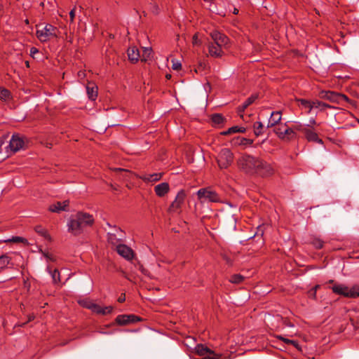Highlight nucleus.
I'll use <instances>...</instances> for the list:
<instances>
[{
	"label": "nucleus",
	"instance_id": "2f4dec72",
	"mask_svg": "<svg viewBox=\"0 0 359 359\" xmlns=\"http://www.w3.org/2000/svg\"><path fill=\"white\" fill-rule=\"evenodd\" d=\"M11 262V258L7 255L0 256V269H5Z\"/></svg>",
	"mask_w": 359,
	"mask_h": 359
},
{
	"label": "nucleus",
	"instance_id": "680f3d73",
	"mask_svg": "<svg viewBox=\"0 0 359 359\" xmlns=\"http://www.w3.org/2000/svg\"><path fill=\"white\" fill-rule=\"evenodd\" d=\"M318 287H319V285H316V286L312 289V290H316H316H318Z\"/></svg>",
	"mask_w": 359,
	"mask_h": 359
},
{
	"label": "nucleus",
	"instance_id": "49530a36",
	"mask_svg": "<svg viewBox=\"0 0 359 359\" xmlns=\"http://www.w3.org/2000/svg\"><path fill=\"white\" fill-rule=\"evenodd\" d=\"M112 311H113V307L111 306L101 307L100 314L106 315V314L110 313Z\"/></svg>",
	"mask_w": 359,
	"mask_h": 359
},
{
	"label": "nucleus",
	"instance_id": "423d86ee",
	"mask_svg": "<svg viewBox=\"0 0 359 359\" xmlns=\"http://www.w3.org/2000/svg\"><path fill=\"white\" fill-rule=\"evenodd\" d=\"M274 132L283 140L289 141L297 138V134L294 131V128L287 127L286 123H285L283 127L275 128Z\"/></svg>",
	"mask_w": 359,
	"mask_h": 359
},
{
	"label": "nucleus",
	"instance_id": "6e6d98bb",
	"mask_svg": "<svg viewBox=\"0 0 359 359\" xmlns=\"http://www.w3.org/2000/svg\"><path fill=\"white\" fill-rule=\"evenodd\" d=\"M4 144V141L3 140L0 139V153H1V151H2L1 147Z\"/></svg>",
	"mask_w": 359,
	"mask_h": 359
},
{
	"label": "nucleus",
	"instance_id": "473e14b6",
	"mask_svg": "<svg viewBox=\"0 0 359 359\" xmlns=\"http://www.w3.org/2000/svg\"><path fill=\"white\" fill-rule=\"evenodd\" d=\"M35 231L39 233V235H41V236L44 237L45 238H47V239H50V236L49 235V233H48V231H46V229H45L44 228H43L41 226H36L35 227Z\"/></svg>",
	"mask_w": 359,
	"mask_h": 359
},
{
	"label": "nucleus",
	"instance_id": "f3484780",
	"mask_svg": "<svg viewBox=\"0 0 359 359\" xmlns=\"http://www.w3.org/2000/svg\"><path fill=\"white\" fill-rule=\"evenodd\" d=\"M169 184L167 182H162L154 187L156 194L159 197L164 196L169 191Z\"/></svg>",
	"mask_w": 359,
	"mask_h": 359
},
{
	"label": "nucleus",
	"instance_id": "bf43d9fd",
	"mask_svg": "<svg viewBox=\"0 0 359 359\" xmlns=\"http://www.w3.org/2000/svg\"><path fill=\"white\" fill-rule=\"evenodd\" d=\"M34 318V316H29L27 322L32 320Z\"/></svg>",
	"mask_w": 359,
	"mask_h": 359
},
{
	"label": "nucleus",
	"instance_id": "412c9836",
	"mask_svg": "<svg viewBox=\"0 0 359 359\" xmlns=\"http://www.w3.org/2000/svg\"><path fill=\"white\" fill-rule=\"evenodd\" d=\"M88 97L91 100H95L97 97V87L93 83H88L86 86Z\"/></svg>",
	"mask_w": 359,
	"mask_h": 359
},
{
	"label": "nucleus",
	"instance_id": "09e8293b",
	"mask_svg": "<svg viewBox=\"0 0 359 359\" xmlns=\"http://www.w3.org/2000/svg\"><path fill=\"white\" fill-rule=\"evenodd\" d=\"M101 307V306L93 303V304L92 305L91 311L97 314H100Z\"/></svg>",
	"mask_w": 359,
	"mask_h": 359
},
{
	"label": "nucleus",
	"instance_id": "58836bf2",
	"mask_svg": "<svg viewBox=\"0 0 359 359\" xmlns=\"http://www.w3.org/2000/svg\"><path fill=\"white\" fill-rule=\"evenodd\" d=\"M121 239L116 238V234L114 233H108V241L112 245H116L120 244L119 241Z\"/></svg>",
	"mask_w": 359,
	"mask_h": 359
},
{
	"label": "nucleus",
	"instance_id": "e2e57ef3",
	"mask_svg": "<svg viewBox=\"0 0 359 359\" xmlns=\"http://www.w3.org/2000/svg\"><path fill=\"white\" fill-rule=\"evenodd\" d=\"M46 257L48 259H49L50 260H53V259L50 256H49V255H46Z\"/></svg>",
	"mask_w": 359,
	"mask_h": 359
},
{
	"label": "nucleus",
	"instance_id": "052dcab7",
	"mask_svg": "<svg viewBox=\"0 0 359 359\" xmlns=\"http://www.w3.org/2000/svg\"><path fill=\"white\" fill-rule=\"evenodd\" d=\"M310 292L311 293V294H312L314 297H316V290H311Z\"/></svg>",
	"mask_w": 359,
	"mask_h": 359
},
{
	"label": "nucleus",
	"instance_id": "c85d7f7f",
	"mask_svg": "<svg viewBox=\"0 0 359 359\" xmlns=\"http://www.w3.org/2000/svg\"><path fill=\"white\" fill-rule=\"evenodd\" d=\"M253 130L255 136L258 137L264 133V125L260 121H256L253 123Z\"/></svg>",
	"mask_w": 359,
	"mask_h": 359
},
{
	"label": "nucleus",
	"instance_id": "774afa93",
	"mask_svg": "<svg viewBox=\"0 0 359 359\" xmlns=\"http://www.w3.org/2000/svg\"><path fill=\"white\" fill-rule=\"evenodd\" d=\"M166 77H167V78H170V75H167V76H166Z\"/></svg>",
	"mask_w": 359,
	"mask_h": 359
},
{
	"label": "nucleus",
	"instance_id": "20e7f679",
	"mask_svg": "<svg viewBox=\"0 0 359 359\" xmlns=\"http://www.w3.org/2000/svg\"><path fill=\"white\" fill-rule=\"evenodd\" d=\"M233 154L229 149L224 148L218 154L217 161L221 169L227 168L233 162Z\"/></svg>",
	"mask_w": 359,
	"mask_h": 359
},
{
	"label": "nucleus",
	"instance_id": "de8ad7c7",
	"mask_svg": "<svg viewBox=\"0 0 359 359\" xmlns=\"http://www.w3.org/2000/svg\"><path fill=\"white\" fill-rule=\"evenodd\" d=\"M338 100H339L338 104L341 103V102H343V101H345L347 102H351V100L346 95L341 94V93H338Z\"/></svg>",
	"mask_w": 359,
	"mask_h": 359
},
{
	"label": "nucleus",
	"instance_id": "f257e3e1",
	"mask_svg": "<svg viewBox=\"0 0 359 359\" xmlns=\"http://www.w3.org/2000/svg\"><path fill=\"white\" fill-rule=\"evenodd\" d=\"M238 168L248 175H257L262 177L273 175L274 169L272 165L264 160L245 154L237 161Z\"/></svg>",
	"mask_w": 359,
	"mask_h": 359
},
{
	"label": "nucleus",
	"instance_id": "4d7b16f0",
	"mask_svg": "<svg viewBox=\"0 0 359 359\" xmlns=\"http://www.w3.org/2000/svg\"><path fill=\"white\" fill-rule=\"evenodd\" d=\"M309 123L311 125H314L316 123V120L314 118L310 119Z\"/></svg>",
	"mask_w": 359,
	"mask_h": 359
},
{
	"label": "nucleus",
	"instance_id": "f704fd0d",
	"mask_svg": "<svg viewBox=\"0 0 359 359\" xmlns=\"http://www.w3.org/2000/svg\"><path fill=\"white\" fill-rule=\"evenodd\" d=\"M11 97V92L6 88H0V100L6 101Z\"/></svg>",
	"mask_w": 359,
	"mask_h": 359
},
{
	"label": "nucleus",
	"instance_id": "37998d69",
	"mask_svg": "<svg viewBox=\"0 0 359 359\" xmlns=\"http://www.w3.org/2000/svg\"><path fill=\"white\" fill-rule=\"evenodd\" d=\"M79 304L82 306L91 310L92 305L93 304V302H92L90 300L85 299V300H82V301L79 302Z\"/></svg>",
	"mask_w": 359,
	"mask_h": 359
},
{
	"label": "nucleus",
	"instance_id": "69168bd1",
	"mask_svg": "<svg viewBox=\"0 0 359 359\" xmlns=\"http://www.w3.org/2000/svg\"><path fill=\"white\" fill-rule=\"evenodd\" d=\"M26 65H27V67H29V62H26Z\"/></svg>",
	"mask_w": 359,
	"mask_h": 359
},
{
	"label": "nucleus",
	"instance_id": "c756f323",
	"mask_svg": "<svg viewBox=\"0 0 359 359\" xmlns=\"http://www.w3.org/2000/svg\"><path fill=\"white\" fill-rule=\"evenodd\" d=\"M276 337L278 339L283 341V342H285L287 344H292V345H293L298 350L301 349V347H300L299 343L297 341L289 339L287 338L284 337L282 335H276Z\"/></svg>",
	"mask_w": 359,
	"mask_h": 359
},
{
	"label": "nucleus",
	"instance_id": "603ef678",
	"mask_svg": "<svg viewBox=\"0 0 359 359\" xmlns=\"http://www.w3.org/2000/svg\"><path fill=\"white\" fill-rule=\"evenodd\" d=\"M293 326H294V325L292 323L288 321L287 319L284 318V324L283 326V329L285 327H293Z\"/></svg>",
	"mask_w": 359,
	"mask_h": 359
},
{
	"label": "nucleus",
	"instance_id": "4be33fe9",
	"mask_svg": "<svg viewBox=\"0 0 359 359\" xmlns=\"http://www.w3.org/2000/svg\"><path fill=\"white\" fill-rule=\"evenodd\" d=\"M128 56L129 60L132 62H137L140 57L139 50L135 46L129 48L128 50Z\"/></svg>",
	"mask_w": 359,
	"mask_h": 359
},
{
	"label": "nucleus",
	"instance_id": "bb28decb",
	"mask_svg": "<svg viewBox=\"0 0 359 359\" xmlns=\"http://www.w3.org/2000/svg\"><path fill=\"white\" fill-rule=\"evenodd\" d=\"M313 109H319L320 111H324L325 109H332L333 107L331 105L326 104L323 102L319 101L318 100L312 101Z\"/></svg>",
	"mask_w": 359,
	"mask_h": 359
},
{
	"label": "nucleus",
	"instance_id": "a878e982",
	"mask_svg": "<svg viewBox=\"0 0 359 359\" xmlns=\"http://www.w3.org/2000/svg\"><path fill=\"white\" fill-rule=\"evenodd\" d=\"M297 102L299 103V106L307 109V114H310L311 112L313 109L312 101L305 99H297Z\"/></svg>",
	"mask_w": 359,
	"mask_h": 359
},
{
	"label": "nucleus",
	"instance_id": "864d4df0",
	"mask_svg": "<svg viewBox=\"0 0 359 359\" xmlns=\"http://www.w3.org/2000/svg\"><path fill=\"white\" fill-rule=\"evenodd\" d=\"M126 300V297L124 294H122L118 299V302H123Z\"/></svg>",
	"mask_w": 359,
	"mask_h": 359
},
{
	"label": "nucleus",
	"instance_id": "a18cd8bd",
	"mask_svg": "<svg viewBox=\"0 0 359 359\" xmlns=\"http://www.w3.org/2000/svg\"><path fill=\"white\" fill-rule=\"evenodd\" d=\"M182 67V64L180 62L176 60H172V68L174 70H180Z\"/></svg>",
	"mask_w": 359,
	"mask_h": 359
},
{
	"label": "nucleus",
	"instance_id": "e433bc0d",
	"mask_svg": "<svg viewBox=\"0 0 359 359\" xmlns=\"http://www.w3.org/2000/svg\"><path fill=\"white\" fill-rule=\"evenodd\" d=\"M253 143V140L250 139H247L245 137H238L236 140V144L242 146H248L252 145Z\"/></svg>",
	"mask_w": 359,
	"mask_h": 359
},
{
	"label": "nucleus",
	"instance_id": "5701e85b",
	"mask_svg": "<svg viewBox=\"0 0 359 359\" xmlns=\"http://www.w3.org/2000/svg\"><path fill=\"white\" fill-rule=\"evenodd\" d=\"M46 271L51 276L53 283L54 284H57L61 282L60 273L57 269H52L50 266H48L46 268Z\"/></svg>",
	"mask_w": 359,
	"mask_h": 359
},
{
	"label": "nucleus",
	"instance_id": "79ce46f5",
	"mask_svg": "<svg viewBox=\"0 0 359 359\" xmlns=\"http://www.w3.org/2000/svg\"><path fill=\"white\" fill-rule=\"evenodd\" d=\"M324 242L320 238H314L312 241L313 245L316 249H321L323 247Z\"/></svg>",
	"mask_w": 359,
	"mask_h": 359
},
{
	"label": "nucleus",
	"instance_id": "8fccbe9b",
	"mask_svg": "<svg viewBox=\"0 0 359 359\" xmlns=\"http://www.w3.org/2000/svg\"><path fill=\"white\" fill-rule=\"evenodd\" d=\"M38 53H39V50L36 48H35V47H32L30 49L29 55H30V56L34 58L35 57V55L37 54Z\"/></svg>",
	"mask_w": 359,
	"mask_h": 359
},
{
	"label": "nucleus",
	"instance_id": "dca6fc26",
	"mask_svg": "<svg viewBox=\"0 0 359 359\" xmlns=\"http://www.w3.org/2000/svg\"><path fill=\"white\" fill-rule=\"evenodd\" d=\"M348 287L344 284L335 283L333 285L331 289L334 294L346 297L348 294Z\"/></svg>",
	"mask_w": 359,
	"mask_h": 359
},
{
	"label": "nucleus",
	"instance_id": "7c9ffc66",
	"mask_svg": "<svg viewBox=\"0 0 359 359\" xmlns=\"http://www.w3.org/2000/svg\"><path fill=\"white\" fill-rule=\"evenodd\" d=\"M245 131V128L243 127H238V126H233L230 128H229L227 130L223 131L221 133L223 135H227L231 133H244Z\"/></svg>",
	"mask_w": 359,
	"mask_h": 359
},
{
	"label": "nucleus",
	"instance_id": "0eeeda50",
	"mask_svg": "<svg viewBox=\"0 0 359 359\" xmlns=\"http://www.w3.org/2000/svg\"><path fill=\"white\" fill-rule=\"evenodd\" d=\"M186 193L184 190L178 191L174 201L170 204L168 212H179L182 204L184 203L186 198Z\"/></svg>",
	"mask_w": 359,
	"mask_h": 359
},
{
	"label": "nucleus",
	"instance_id": "6e6552de",
	"mask_svg": "<svg viewBox=\"0 0 359 359\" xmlns=\"http://www.w3.org/2000/svg\"><path fill=\"white\" fill-rule=\"evenodd\" d=\"M141 320V318L133 315H118L116 318V323L119 325H126L130 323H134Z\"/></svg>",
	"mask_w": 359,
	"mask_h": 359
},
{
	"label": "nucleus",
	"instance_id": "4468645a",
	"mask_svg": "<svg viewBox=\"0 0 359 359\" xmlns=\"http://www.w3.org/2000/svg\"><path fill=\"white\" fill-rule=\"evenodd\" d=\"M69 201L68 200L64 201L62 202H57L50 205L48 208V210L53 212H60V211H66L67 208L69 206Z\"/></svg>",
	"mask_w": 359,
	"mask_h": 359
},
{
	"label": "nucleus",
	"instance_id": "9b49d317",
	"mask_svg": "<svg viewBox=\"0 0 359 359\" xmlns=\"http://www.w3.org/2000/svg\"><path fill=\"white\" fill-rule=\"evenodd\" d=\"M210 36L215 43L222 47H225L229 41V38L225 34L217 31L211 32Z\"/></svg>",
	"mask_w": 359,
	"mask_h": 359
},
{
	"label": "nucleus",
	"instance_id": "ddd939ff",
	"mask_svg": "<svg viewBox=\"0 0 359 359\" xmlns=\"http://www.w3.org/2000/svg\"><path fill=\"white\" fill-rule=\"evenodd\" d=\"M321 99L329 100L331 102L339 103L338 93L330 90H322L319 93Z\"/></svg>",
	"mask_w": 359,
	"mask_h": 359
},
{
	"label": "nucleus",
	"instance_id": "9d476101",
	"mask_svg": "<svg viewBox=\"0 0 359 359\" xmlns=\"http://www.w3.org/2000/svg\"><path fill=\"white\" fill-rule=\"evenodd\" d=\"M118 254L127 260H132L134 257L133 250L125 244H118L116 246Z\"/></svg>",
	"mask_w": 359,
	"mask_h": 359
},
{
	"label": "nucleus",
	"instance_id": "13d9d810",
	"mask_svg": "<svg viewBox=\"0 0 359 359\" xmlns=\"http://www.w3.org/2000/svg\"><path fill=\"white\" fill-rule=\"evenodd\" d=\"M238 9L236 8H234L233 11V13L235 14V15H237L238 14Z\"/></svg>",
	"mask_w": 359,
	"mask_h": 359
},
{
	"label": "nucleus",
	"instance_id": "c9c22d12",
	"mask_svg": "<svg viewBox=\"0 0 359 359\" xmlns=\"http://www.w3.org/2000/svg\"><path fill=\"white\" fill-rule=\"evenodd\" d=\"M211 120L213 123L219 125L224 122V116L220 114H215L212 116Z\"/></svg>",
	"mask_w": 359,
	"mask_h": 359
},
{
	"label": "nucleus",
	"instance_id": "7ed1b4c3",
	"mask_svg": "<svg viewBox=\"0 0 359 359\" xmlns=\"http://www.w3.org/2000/svg\"><path fill=\"white\" fill-rule=\"evenodd\" d=\"M198 200L201 203H222V200L219 195L210 188H201L196 192Z\"/></svg>",
	"mask_w": 359,
	"mask_h": 359
},
{
	"label": "nucleus",
	"instance_id": "aec40b11",
	"mask_svg": "<svg viewBox=\"0 0 359 359\" xmlns=\"http://www.w3.org/2000/svg\"><path fill=\"white\" fill-rule=\"evenodd\" d=\"M281 120V112L280 111H273L269 120L267 128H271L277 125Z\"/></svg>",
	"mask_w": 359,
	"mask_h": 359
},
{
	"label": "nucleus",
	"instance_id": "39448f33",
	"mask_svg": "<svg viewBox=\"0 0 359 359\" xmlns=\"http://www.w3.org/2000/svg\"><path fill=\"white\" fill-rule=\"evenodd\" d=\"M57 27L50 24H46V26L36 32V36L41 42H46L51 37L57 36Z\"/></svg>",
	"mask_w": 359,
	"mask_h": 359
},
{
	"label": "nucleus",
	"instance_id": "a211bd4d",
	"mask_svg": "<svg viewBox=\"0 0 359 359\" xmlns=\"http://www.w3.org/2000/svg\"><path fill=\"white\" fill-rule=\"evenodd\" d=\"M222 48V46H218L215 43H210L208 46L209 53L212 57H219L223 54Z\"/></svg>",
	"mask_w": 359,
	"mask_h": 359
},
{
	"label": "nucleus",
	"instance_id": "f8f14e48",
	"mask_svg": "<svg viewBox=\"0 0 359 359\" xmlns=\"http://www.w3.org/2000/svg\"><path fill=\"white\" fill-rule=\"evenodd\" d=\"M267 320L270 323L273 329H275L276 330L283 329V326L284 324V318H283L281 316L276 315L275 316H271V315H269Z\"/></svg>",
	"mask_w": 359,
	"mask_h": 359
},
{
	"label": "nucleus",
	"instance_id": "5fc2aeb1",
	"mask_svg": "<svg viewBox=\"0 0 359 359\" xmlns=\"http://www.w3.org/2000/svg\"><path fill=\"white\" fill-rule=\"evenodd\" d=\"M197 39H198L197 35H196V34H195V35L194 36V37H193V43H194V44H196V43H197Z\"/></svg>",
	"mask_w": 359,
	"mask_h": 359
},
{
	"label": "nucleus",
	"instance_id": "6ab92c4d",
	"mask_svg": "<svg viewBox=\"0 0 359 359\" xmlns=\"http://www.w3.org/2000/svg\"><path fill=\"white\" fill-rule=\"evenodd\" d=\"M257 99V95H252L241 105H240L238 107V112L241 116H243L241 114L244 112L245 109H247L250 104H252Z\"/></svg>",
	"mask_w": 359,
	"mask_h": 359
},
{
	"label": "nucleus",
	"instance_id": "4c0bfd02",
	"mask_svg": "<svg viewBox=\"0 0 359 359\" xmlns=\"http://www.w3.org/2000/svg\"><path fill=\"white\" fill-rule=\"evenodd\" d=\"M5 242H11V243H23L25 244H27V240L25 238L20 236H13L11 238L6 240Z\"/></svg>",
	"mask_w": 359,
	"mask_h": 359
},
{
	"label": "nucleus",
	"instance_id": "1a4fd4ad",
	"mask_svg": "<svg viewBox=\"0 0 359 359\" xmlns=\"http://www.w3.org/2000/svg\"><path fill=\"white\" fill-rule=\"evenodd\" d=\"M24 145V140L22 137L19 136V135H13L8 145L6 147V148L9 147L11 151L13 153L19 151L22 148Z\"/></svg>",
	"mask_w": 359,
	"mask_h": 359
},
{
	"label": "nucleus",
	"instance_id": "3c124183",
	"mask_svg": "<svg viewBox=\"0 0 359 359\" xmlns=\"http://www.w3.org/2000/svg\"><path fill=\"white\" fill-rule=\"evenodd\" d=\"M75 10H76V7L72 8L70 11V12H69V18H70V22H74V18H75Z\"/></svg>",
	"mask_w": 359,
	"mask_h": 359
},
{
	"label": "nucleus",
	"instance_id": "b1692460",
	"mask_svg": "<svg viewBox=\"0 0 359 359\" xmlns=\"http://www.w3.org/2000/svg\"><path fill=\"white\" fill-rule=\"evenodd\" d=\"M210 349L205 346V345L202 344H198L194 348L195 353L203 357V358H205V356L208 353Z\"/></svg>",
	"mask_w": 359,
	"mask_h": 359
},
{
	"label": "nucleus",
	"instance_id": "cd10ccee",
	"mask_svg": "<svg viewBox=\"0 0 359 359\" xmlns=\"http://www.w3.org/2000/svg\"><path fill=\"white\" fill-rule=\"evenodd\" d=\"M357 297H359V286L354 285L351 287H348L346 298L355 299Z\"/></svg>",
	"mask_w": 359,
	"mask_h": 359
},
{
	"label": "nucleus",
	"instance_id": "ea45409f",
	"mask_svg": "<svg viewBox=\"0 0 359 359\" xmlns=\"http://www.w3.org/2000/svg\"><path fill=\"white\" fill-rule=\"evenodd\" d=\"M221 357V354L216 353L215 351L210 349L208 353L203 359H220Z\"/></svg>",
	"mask_w": 359,
	"mask_h": 359
},
{
	"label": "nucleus",
	"instance_id": "2eb2a0df",
	"mask_svg": "<svg viewBox=\"0 0 359 359\" xmlns=\"http://www.w3.org/2000/svg\"><path fill=\"white\" fill-rule=\"evenodd\" d=\"M304 134L309 142H313L320 144H323V141L318 137V134L313 130L306 128V130H304Z\"/></svg>",
	"mask_w": 359,
	"mask_h": 359
},
{
	"label": "nucleus",
	"instance_id": "0e129e2a",
	"mask_svg": "<svg viewBox=\"0 0 359 359\" xmlns=\"http://www.w3.org/2000/svg\"><path fill=\"white\" fill-rule=\"evenodd\" d=\"M46 257L48 259H49L50 260H53V259L50 256H49V255H46Z\"/></svg>",
	"mask_w": 359,
	"mask_h": 359
},
{
	"label": "nucleus",
	"instance_id": "338daca9",
	"mask_svg": "<svg viewBox=\"0 0 359 359\" xmlns=\"http://www.w3.org/2000/svg\"><path fill=\"white\" fill-rule=\"evenodd\" d=\"M329 283H334V280H330L329 281Z\"/></svg>",
	"mask_w": 359,
	"mask_h": 359
},
{
	"label": "nucleus",
	"instance_id": "c03bdc74",
	"mask_svg": "<svg viewBox=\"0 0 359 359\" xmlns=\"http://www.w3.org/2000/svg\"><path fill=\"white\" fill-rule=\"evenodd\" d=\"M292 128H294V131L298 130L302 131L304 133V130H306V128L304 127V126L300 123H296Z\"/></svg>",
	"mask_w": 359,
	"mask_h": 359
},
{
	"label": "nucleus",
	"instance_id": "f03ea898",
	"mask_svg": "<svg viewBox=\"0 0 359 359\" xmlns=\"http://www.w3.org/2000/svg\"><path fill=\"white\" fill-rule=\"evenodd\" d=\"M95 222L93 215L83 211L77 212L68 219L67 231L74 236H79L86 228L92 226Z\"/></svg>",
	"mask_w": 359,
	"mask_h": 359
},
{
	"label": "nucleus",
	"instance_id": "393cba45",
	"mask_svg": "<svg viewBox=\"0 0 359 359\" xmlns=\"http://www.w3.org/2000/svg\"><path fill=\"white\" fill-rule=\"evenodd\" d=\"M162 177V173H153V174H148L144 175L142 177H141V179L144 180V182H157L160 180Z\"/></svg>",
	"mask_w": 359,
	"mask_h": 359
},
{
	"label": "nucleus",
	"instance_id": "a19ab883",
	"mask_svg": "<svg viewBox=\"0 0 359 359\" xmlns=\"http://www.w3.org/2000/svg\"><path fill=\"white\" fill-rule=\"evenodd\" d=\"M152 49L151 48H144L143 50L142 60L144 61L147 60V59L150 57Z\"/></svg>",
	"mask_w": 359,
	"mask_h": 359
},
{
	"label": "nucleus",
	"instance_id": "72a5a7b5",
	"mask_svg": "<svg viewBox=\"0 0 359 359\" xmlns=\"http://www.w3.org/2000/svg\"><path fill=\"white\" fill-rule=\"evenodd\" d=\"M245 277L241 274H233L231 276L229 281L234 284H239L242 283Z\"/></svg>",
	"mask_w": 359,
	"mask_h": 359
}]
</instances>
